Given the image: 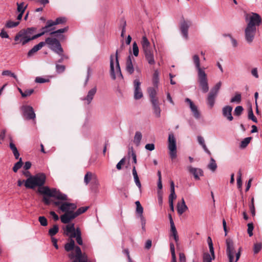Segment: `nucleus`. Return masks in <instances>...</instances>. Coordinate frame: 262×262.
<instances>
[{"label": "nucleus", "instance_id": "f257e3e1", "mask_svg": "<svg viewBox=\"0 0 262 262\" xmlns=\"http://www.w3.org/2000/svg\"><path fill=\"white\" fill-rule=\"evenodd\" d=\"M46 180V175L43 173H39L35 176H30L25 181V186L27 188L34 189L38 186V192L43 195L42 202L47 205L51 204L50 197L56 199L64 200L67 199V195L61 193L56 188H50L48 186H43Z\"/></svg>", "mask_w": 262, "mask_h": 262}, {"label": "nucleus", "instance_id": "f03ea898", "mask_svg": "<svg viewBox=\"0 0 262 262\" xmlns=\"http://www.w3.org/2000/svg\"><path fill=\"white\" fill-rule=\"evenodd\" d=\"M141 43L146 61L149 64L154 65L156 61L154 58V51L150 47L149 41L145 36L142 37Z\"/></svg>", "mask_w": 262, "mask_h": 262}, {"label": "nucleus", "instance_id": "7ed1b4c3", "mask_svg": "<svg viewBox=\"0 0 262 262\" xmlns=\"http://www.w3.org/2000/svg\"><path fill=\"white\" fill-rule=\"evenodd\" d=\"M57 200V201H53L52 202L53 205L58 207L62 212H64L63 214H68L69 215L70 212H73L77 208V206L74 203L63 202L68 200L67 196V199L64 200Z\"/></svg>", "mask_w": 262, "mask_h": 262}, {"label": "nucleus", "instance_id": "20e7f679", "mask_svg": "<svg viewBox=\"0 0 262 262\" xmlns=\"http://www.w3.org/2000/svg\"><path fill=\"white\" fill-rule=\"evenodd\" d=\"M44 42H46V44L49 46V48L55 53L59 56L63 55V50L57 38L51 37H47Z\"/></svg>", "mask_w": 262, "mask_h": 262}, {"label": "nucleus", "instance_id": "39448f33", "mask_svg": "<svg viewBox=\"0 0 262 262\" xmlns=\"http://www.w3.org/2000/svg\"><path fill=\"white\" fill-rule=\"evenodd\" d=\"M88 208V206L81 207L78 208L76 211H74L73 212H70L69 215L68 214H62L60 216L61 222L63 224H68L78 216L85 212Z\"/></svg>", "mask_w": 262, "mask_h": 262}, {"label": "nucleus", "instance_id": "423d86ee", "mask_svg": "<svg viewBox=\"0 0 262 262\" xmlns=\"http://www.w3.org/2000/svg\"><path fill=\"white\" fill-rule=\"evenodd\" d=\"M69 257L73 260V262H88V256L85 253H82L79 247L75 248V254L71 252L69 254Z\"/></svg>", "mask_w": 262, "mask_h": 262}, {"label": "nucleus", "instance_id": "0eeeda50", "mask_svg": "<svg viewBox=\"0 0 262 262\" xmlns=\"http://www.w3.org/2000/svg\"><path fill=\"white\" fill-rule=\"evenodd\" d=\"M69 257L73 260V262H88V256L85 253H82L79 247L75 248V254L71 252L69 254Z\"/></svg>", "mask_w": 262, "mask_h": 262}, {"label": "nucleus", "instance_id": "6e6552de", "mask_svg": "<svg viewBox=\"0 0 262 262\" xmlns=\"http://www.w3.org/2000/svg\"><path fill=\"white\" fill-rule=\"evenodd\" d=\"M198 77L200 88L203 93H207L209 90V86L207 74L205 71L200 70L199 73H198Z\"/></svg>", "mask_w": 262, "mask_h": 262}, {"label": "nucleus", "instance_id": "1a4fd4ad", "mask_svg": "<svg viewBox=\"0 0 262 262\" xmlns=\"http://www.w3.org/2000/svg\"><path fill=\"white\" fill-rule=\"evenodd\" d=\"M168 148L169 150V156L170 158L173 160L177 157V146L176 140L173 134H170L168 139Z\"/></svg>", "mask_w": 262, "mask_h": 262}, {"label": "nucleus", "instance_id": "9d476101", "mask_svg": "<svg viewBox=\"0 0 262 262\" xmlns=\"http://www.w3.org/2000/svg\"><path fill=\"white\" fill-rule=\"evenodd\" d=\"M34 30L32 28H28L26 30V32L24 33L22 31H20L15 36L14 40L16 41H18L20 39V41L22 42V45H24L30 40H32L31 38L28 37L27 36V34L31 33V31Z\"/></svg>", "mask_w": 262, "mask_h": 262}, {"label": "nucleus", "instance_id": "9b49d317", "mask_svg": "<svg viewBox=\"0 0 262 262\" xmlns=\"http://www.w3.org/2000/svg\"><path fill=\"white\" fill-rule=\"evenodd\" d=\"M245 38L248 43H251L254 39L256 33V27L247 26L245 31Z\"/></svg>", "mask_w": 262, "mask_h": 262}, {"label": "nucleus", "instance_id": "f8f14e48", "mask_svg": "<svg viewBox=\"0 0 262 262\" xmlns=\"http://www.w3.org/2000/svg\"><path fill=\"white\" fill-rule=\"evenodd\" d=\"M68 30L69 27H66L56 31H53L50 33V35L52 36V37H55L57 38L59 40H63L65 39V36L62 34L67 32Z\"/></svg>", "mask_w": 262, "mask_h": 262}, {"label": "nucleus", "instance_id": "ddd939ff", "mask_svg": "<svg viewBox=\"0 0 262 262\" xmlns=\"http://www.w3.org/2000/svg\"><path fill=\"white\" fill-rule=\"evenodd\" d=\"M261 21L260 16L257 13H252L251 15L249 17V22L248 26L251 27H256L259 26Z\"/></svg>", "mask_w": 262, "mask_h": 262}, {"label": "nucleus", "instance_id": "4468645a", "mask_svg": "<svg viewBox=\"0 0 262 262\" xmlns=\"http://www.w3.org/2000/svg\"><path fill=\"white\" fill-rule=\"evenodd\" d=\"M23 110L24 115L28 119H34L35 118V114L32 106L29 105L23 106Z\"/></svg>", "mask_w": 262, "mask_h": 262}, {"label": "nucleus", "instance_id": "2eb2a0df", "mask_svg": "<svg viewBox=\"0 0 262 262\" xmlns=\"http://www.w3.org/2000/svg\"><path fill=\"white\" fill-rule=\"evenodd\" d=\"M141 83L137 79L134 81V98L135 99H139L143 97V94L140 88Z\"/></svg>", "mask_w": 262, "mask_h": 262}, {"label": "nucleus", "instance_id": "dca6fc26", "mask_svg": "<svg viewBox=\"0 0 262 262\" xmlns=\"http://www.w3.org/2000/svg\"><path fill=\"white\" fill-rule=\"evenodd\" d=\"M187 169L190 173L193 176L194 178L196 180H200L199 176H203V171L200 168H194L191 166H188L187 167Z\"/></svg>", "mask_w": 262, "mask_h": 262}, {"label": "nucleus", "instance_id": "f3484780", "mask_svg": "<svg viewBox=\"0 0 262 262\" xmlns=\"http://www.w3.org/2000/svg\"><path fill=\"white\" fill-rule=\"evenodd\" d=\"M124 49H125V45H124L123 41H122L119 49H118L116 50V55H115L116 62V73L117 74H119L121 76H122V74H121V69H120L119 63L118 54L119 53H121Z\"/></svg>", "mask_w": 262, "mask_h": 262}, {"label": "nucleus", "instance_id": "a211bd4d", "mask_svg": "<svg viewBox=\"0 0 262 262\" xmlns=\"http://www.w3.org/2000/svg\"><path fill=\"white\" fill-rule=\"evenodd\" d=\"M97 87L95 86L89 90L87 95L85 97L81 98V100L85 101L87 104H90L97 92Z\"/></svg>", "mask_w": 262, "mask_h": 262}, {"label": "nucleus", "instance_id": "6ab92c4d", "mask_svg": "<svg viewBox=\"0 0 262 262\" xmlns=\"http://www.w3.org/2000/svg\"><path fill=\"white\" fill-rule=\"evenodd\" d=\"M227 246V254L228 257L234 256L235 253L234 244L230 238H227L226 241Z\"/></svg>", "mask_w": 262, "mask_h": 262}, {"label": "nucleus", "instance_id": "aec40b11", "mask_svg": "<svg viewBox=\"0 0 262 262\" xmlns=\"http://www.w3.org/2000/svg\"><path fill=\"white\" fill-rule=\"evenodd\" d=\"M185 101L189 103L190 108L192 113H193V116L196 119H199L200 118V113L198 110L197 106L194 105L193 102L189 98H186L185 99Z\"/></svg>", "mask_w": 262, "mask_h": 262}, {"label": "nucleus", "instance_id": "412c9836", "mask_svg": "<svg viewBox=\"0 0 262 262\" xmlns=\"http://www.w3.org/2000/svg\"><path fill=\"white\" fill-rule=\"evenodd\" d=\"M158 88L149 87L147 89V92L151 102L159 101L157 97Z\"/></svg>", "mask_w": 262, "mask_h": 262}, {"label": "nucleus", "instance_id": "4be33fe9", "mask_svg": "<svg viewBox=\"0 0 262 262\" xmlns=\"http://www.w3.org/2000/svg\"><path fill=\"white\" fill-rule=\"evenodd\" d=\"M232 109V107L230 105H226L224 106L222 109L223 116L230 121L233 120V119L231 114Z\"/></svg>", "mask_w": 262, "mask_h": 262}, {"label": "nucleus", "instance_id": "5701e85b", "mask_svg": "<svg viewBox=\"0 0 262 262\" xmlns=\"http://www.w3.org/2000/svg\"><path fill=\"white\" fill-rule=\"evenodd\" d=\"M190 24V23L189 21H186L185 20H184L183 22L181 23V31L182 34L185 37V39L188 38V31Z\"/></svg>", "mask_w": 262, "mask_h": 262}, {"label": "nucleus", "instance_id": "b1692460", "mask_svg": "<svg viewBox=\"0 0 262 262\" xmlns=\"http://www.w3.org/2000/svg\"><path fill=\"white\" fill-rule=\"evenodd\" d=\"M133 58L132 56L129 55L126 62V70L129 74H132L134 72V68L132 60Z\"/></svg>", "mask_w": 262, "mask_h": 262}, {"label": "nucleus", "instance_id": "393cba45", "mask_svg": "<svg viewBox=\"0 0 262 262\" xmlns=\"http://www.w3.org/2000/svg\"><path fill=\"white\" fill-rule=\"evenodd\" d=\"M170 194L169 195V203H173V200L177 198V195L175 193L174 190V184L172 181H170Z\"/></svg>", "mask_w": 262, "mask_h": 262}, {"label": "nucleus", "instance_id": "a878e982", "mask_svg": "<svg viewBox=\"0 0 262 262\" xmlns=\"http://www.w3.org/2000/svg\"><path fill=\"white\" fill-rule=\"evenodd\" d=\"M187 206L186 205L184 199H182V203H178L177 204V211L180 215H182L187 209Z\"/></svg>", "mask_w": 262, "mask_h": 262}, {"label": "nucleus", "instance_id": "bb28decb", "mask_svg": "<svg viewBox=\"0 0 262 262\" xmlns=\"http://www.w3.org/2000/svg\"><path fill=\"white\" fill-rule=\"evenodd\" d=\"M217 95L213 94L212 92H209L207 98L208 105L210 108H212L214 104L215 98Z\"/></svg>", "mask_w": 262, "mask_h": 262}, {"label": "nucleus", "instance_id": "cd10ccee", "mask_svg": "<svg viewBox=\"0 0 262 262\" xmlns=\"http://www.w3.org/2000/svg\"><path fill=\"white\" fill-rule=\"evenodd\" d=\"M53 27V26L51 24V20H48L47 21L46 25L42 28V32H45V34H46L47 33L53 31L55 29V28Z\"/></svg>", "mask_w": 262, "mask_h": 262}, {"label": "nucleus", "instance_id": "c85d7f7f", "mask_svg": "<svg viewBox=\"0 0 262 262\" xmlns=\"http://www.w3.org/2000/svg\"><path fill=\"white\" fill-rule=\"evenodd\" d=\"M152 108L154 109V114L158 118L160 117L161 110L159 106V102H151Z\"/></svg>", "mask_w": 262, "mask_h": 262}, {"label": "nucleus", "instance_id": "c756f323", "mask_svg": "<svg viewBox=\"0 0 262 262\" xmlns=\"http://www.w3.org/2000/svg\"><path fill=\"white\" fill-rule=\"evenodd\" d=\"M170 236L173 237L177 245H178L179 236L175 225L170 226Z\"/></svg>", "mask_w": 262, "mask_h": 262}, {"label": "nucleus", "instance_id": "7c9ffc66", "mask_svg": "<svg viewBox=\"0 0 262 262\" xmlns=\"http://www.w3.org/2000/svg\"><path fill=\"white\" fill-rule=\"evenodd\" d=\"M77 246H75L74 241L73 239H70L69 242L65 245L64 249L67 251L69 252L73 250L74 249L75 250V248ZM74 254H75V253Z\"/></svg>", "mask_w": 262, "mask_h": 262}, {"label": "nucleus", "instance_id": "2f4dec72", "mask_svg": "<svg viewBox=\"0 0 262 262\" xmlns=\"http://www.w3.org/2000/svg\"><path fill=\"white\" fill-rule=\"evenodd\" d=\"M96 176L90 172L88 171L86 173L84 178V182L86 185H88L89 183L92 181V180L96 177Z\"/></svg>", "mask_w": 262, "mask_h": 262}, {"label": "nucleus", "instance_id": "473e14b6", "mask_svg": "<svg viewBox=\"0 0 262 262\" xmlns=\"http://www.w3.org/2000/svg\"><path fill=\"white\" fill-rule=\"evenodd\" d=\"M9 147L12 150L15 158L16 159H18L19 157V153L15 145L13 143L12 141H11L10 142Z\"/></svg>", "mask_w": 262, "mask_h": 262}, {"label": "nucleus", "instance_id": "72a5a7b5", "mask_svg": "<svg viewBox=\"0 0 262 262\" xmlns=\"http://www.w3.org/2000/svg\"><path fill=\"white\" fill-rule=\"evenodd\" d=\"M132 171H133V175L134 176V178L135 180V182L136 185L138 187V188L140 189L141 187V184L140 181L139 180V178L138 174H137L136 167L135 166H133V167Z\"/></svg>", "mask_w": 262, "mask_h": 262}, {"label": "nucleus", "instance_id": "f704fd0d", "mask_svg": "<svg viewBox=\"0 0 262 262\" xmlns=\"http://www.w3.org/2000/svg\"><path fill=\"white\" fill-rule=\"evenodd\" d=\"M198 141L199 143L202 146L204 150L209 155H211L210 151L208 149L205 143V140L203 137L201 136H198Z\"/></svg>", "mask_w": 262, "mask_h": 262}, {"label": "nucleus", "instance_id": "c9c22d12", "mask_svg": "<svg viewBox=\"0 0 262 262\" xmlns=\"http://www.w3.org/2000/svg\"><path fill=\"white\" fill-rule=\"evenodd\" d=\"M159 73L158 70H155L154 71L153 76H152V84L155 88H158V83L159 81Z\"/></svg>", "mask_w": 262, "mask_h": 262}, {"label": "nucleus", "instance_id": "e433bc0d", "mask_svg": "<svg viewBox=\"0 0 262 262\" xmlns=\"http://www.w3.org/2000/svg\"><path fill=\"white\" fill-rule=\"evenodd\" d=\"M193 61L197 69L198 73H199L200 70H204V69L201 68L200 67V58L198 55H194L193 56Z\"/></svg>", "mask_w": 262, "mask_h": 262}, {"label": "nucleus", "instance_id": "4c0bfd02", "mask_svg": "<svg viewBox=\"0 0 262 262\" xmlns=\"http://www.w3.org/2000/svg\"><path fill=\"white\" fill-rule=\"evenodd\" d=\"M91 189L94 191L96 192L98 187L99 186V181L96 176L93 180L91 181Z\"/></svg>", "mask_w": 262, "mask_h": 262}, {"label": "nucleus", "instance_id": "58836bf2", "mask_svg": "<svg viewBox=\"0 0 262 262\" xmlns=\"http://www.w3.org/2000/svg\"><path fill=\"white\" fill-rule=\"evenodd\" d=\"M142 135L140 132H136L134 138V142L137 145L139 146L142 139Z\"/></svg>", "mask_w": 262, "mask_h": 262}, {"label": "nucleus", "instance_id": "ea45409f", "mask_svg": "<svg viewBox=\"0 0 262 262\" xmlns=\"http://www.w3.org/2000/svg\"><path fill=\"white\" fill-rule=\"evenodd\" d=\"M110 68H111V75L113 79H116V76L115 74L114 61H113V56L112 55L110 57Z\"/></svg>", "mask_w": 262, "mask_h": 262}, {"label": "nucleus", "instance_id": "a19ab883", "mask_svg": "<svg viewBox=\"0 0 262 262\" xmlns=\"http://www.w3.org/2000/svg\"><path fill=\"white\" fill-rule=\"evenodd\" d=\"M75 228L74 227V224L72 223L71 224H69L66 226V230L64 231V234L67 235H68L69 233L72 232H74Z\"/></svg>", "mask_w": 262, "mask_h": 262}, {"label": "nucleus", "instance_id": "79ce46f5", "mask_svg": "<svg viewBox=\"0 0 262 262\" xmlns=\"http://www.w3.org/2000/svg\"><path fill=\"white\" fill-rule=\"evenodd\" d=\"M66 21V19L64 17H58L55 21L51 20L52 26H55L58 24H63Z\"/></svg>", "mask_w": 262, "mask_h": 262}, {"label": "nucleus", "instance_id": "37998d69", "mask_svg": "<svg viewBox=\"0 0 262 262\" xmlns=\"http://www.w3.org/2000/svg\"><path fill=\"white\" fill-rule=\"evenodd\" d=\"M59 231V227L57 225H54L53 228H51L49 230V234L51 236H53L56 234Z\"/></svg>", "mask_w": 262, "mask_h": 262}, {"label": "nucleus", "instance_id": "c03bdc74", "mask_svg": "<svg viewBox=\"0 0 262 262\" xmlns=\"http://www.w3.org/2000/svg\"><path fill=\"white\" fill-rule=\"evenodd\" d=\"M18 159H19V161L14 164V165L12 168L13 171L14 172H16L18 171V170L19 169H20L23 166V163L22 161V159L20 158H19Z\"/></svg>", "mask_w": 262, "mask_h": 262}, {"label": "nucleus", "instance_id": "a18cd8bd", "mask_svg": "<svg viewBox=\"0 0 262 262\" xmlns=\"http://www.w3.org/2000/svg\"><path fill=\"white\" fill-rule=\"evenodd\" d=\"M170 250L172 256V260L171 262H177L176 260V255L175 253V250H174V245L173 243H170Z\"/></svg>", "mask_w": 262, "mask_h": 262}, {"label": "nucleus", "instance_id": "49530a36", "mask_svg": "<svg viewBox=\"0 0 262 262\" xmlns=\"http://www.w3.org/2000/svg\"><path fill=\"white\" fill-rule=\"evenodd\" d=\"M208 168L212 171H214L216 170L217 168V165L215 163V161L213 158H211L210 162L208 165Z\"/></svg>", "mask_w": 262, "mask_h": 262}, {"label": "nucleus", "instance_id": "de8ad7c7", "mask_svg": "<svg viewBox=\"0 0 262 262\" xmlns=\"http://www.w3.org/2000/svg\"><path fill=\"white\" fill-rule=\"evenodd\" d=\"M17 10L19 13H24L25 10L27 8V5L25 6V3L24 2H22L21 3H17Z\"/></svg>", "mask_w": 262, "mask_h": 262}, {"label": "nucleus", "instance_id": "09e8293b", "mask_svg": "<svg viewBox=\"0 0 262 262\" xmlns=\"http://www.w3.org/2000/svg\"><path fill=\"white\" fill-rule=\"evenodd\" d=\"M248 117L249 119L252 120L253 122L255 123L257 122V120L254 115L252 107H250L248 110Z\"/></svg>", "mask_w": 262, "mask_h": 262}, {"label": "nucleus", "instance_id": "8fccbe9b", "mask_svg": "<svg viewBox=\"0 0 262 262\" xmlns=\"http://www.w3.org/2000/svg\"><path fill=\"white\" fill-rule=\"evenodd\" d=\"M19 24V21H13L12 20H9L6 24L5 26L8 28H12L17 26Z\"/></svg>", "mask_w": 262, "mask_h": 262}, {"label": "nucleus", "instance_id": "3c124183", "mask_svg": "<svg viewBox=\"0 0 262 262\" xmlns=\"http://www.w3.org/2000/svg\"><path fill=\"white\" fill-rule=\"evenodd\" d=\"M222 85V82L219 81L217 82L215 86L211 90L210 92H212L213 94L217 95L218 92L221 88Z\"/></svg>", "mask_w": 262, "mask_h": 262}, {"label": "nucleus", "instance_id": "603ef678", "mask_svg": "<svg viewBox=\"0 0 262 262\" xmlns=\"http://www.w3.org/2000/svg\"><path fill=\"white\" fill-rule=\"evenodd\" d=\"M135 204L136 205V212L139 214V215L143 214V208L141 206L140 202L137 201L135 202Z\"/></svg>", "mask_w": 262, "mask_h": 262}, {"label": "nucleus", "instance_id": "864d4df0", "mask_svg": "<svg viewBox=\"0 0 262 262\" xmlns=\"http://www.w3.org/2000/svg\"><path fill=\"white\" fill-rule=\"evenodd\" d=\"M241 101V95L240 93H236L234 97L232 98L230 100V102H236L237 103H239Z\"/></svg>", "mask_w": 262, "mask_h": 262}, {"label": "nucleus", "instance_id": "5fc2aeb1", "mask_svg": "<svg viewBox=\"0 0 262 262\" xmlns=\"http://www.w3.org/2000/svg\"><path fill=\"white\" fill-rule=\"evenodd\" d=\"M252 139V137H247L245 138L241 143V147L242 148H245L248 144L250 143V141Z\"/></svg>", "mask_w": 262, "mask_h": 262}, {"label": "nucleus", "instance_id": "6e6d98bb", "mask_svg": "<svg viewBox=\"0 0 262 262\" xmlns=\"http://www.w3.org/2000/svg\"><path fill=\"white\" fill-rule=\"evenodd\" d=\"M262 248V244L261 243H256L254 245L253 251L255 254L258 253Z\"/></svg>", "mask_w": 262, "mask_h": 262}, {"label": "nucleus", "instance_id": "4d7b16f0", "mask_svg": "<svg viewBox=\"0 0 262 262\" xmlns=\"http://www.w3.org/2000/svg\"><path fill=\"white\" fill-rule=\"evenodd\" d=\"M133 53L136 57L139 55V48L136 42H134L133 43Z\"/></svg>", "mask_w": 262, "mask_h": 262}, {"label": "nucleus", "instance_id": "13d9d810", "mask_svg": "<svg viewBox=\"0 0 262 262\" xmlns=\"http://www.w3.org/2000/svg\"><path fill=\"white\" fill-rule=\"evenodd\" d=\"M120 26L122 27V31L121 34V36L122 37H124L125 33V27H126V21L124 19H122L121 20Z\"/></svg>", "mask_w": 262, "mask_h": 262}, {"label": "nucleus", "instance_id": "bf43d9fd", "mask_svg": "<svg viewBox=\"0 0 262 262\" xmlns=\"http://www.w3.org/2000/svg\"><path fill=\"white\" fill-rule=\"evenodd\" d=\"M38 221L40 225L42 226H46L48 225L47 219L43 216H40L38 218Z\"/></svg>", "mask_w": 262, "mask_h": 262}, {"label": "nucleus", "instance_id": "052dcab7", "mask_svg": "<svg viewBox=\"0 0 262 262\" xmlns=\"http://www.w3.org/2000/svg\"><path fill=\"white\" fill-rule=\"evenodd\" d=\"M2 75L3 76H10L15 78L16 80H17V79L16 75L14 73H12L9 70L4 71L2 72Z\"/></svg>", "mask_w": 262, "mask_h": 262}, {"label": "nucleus", "instance_id": "680f3d73", "mask_svg": "<svg viewBox=\"0 0 262 262\" xmlns=\"http://www.w3.org/2000/svg\"><path fill=\"white\" fill-rule=\"evenodd\" d=\"M244 109L242 106H237L234 110V115L237 116H240L243 111Z\"/></svg>", "mask_w": 262, "mask_h": 262}, {"label": "nucleus", "instance_id": "e2e57ef3", "mask_svg": "<svg viewBox=\"0 0 262 262\" xmlns=\"http://www.w3.org/2000/svg\"><path fill=\"white\" fill-rule=\"evenodd\" d=\"M46 45V42L43 41L40 42L38 44L35 45L33 47V49L35 51V52H37L39 50H40L45 45Z\"/></svg>", "mask_w": 262, "mask_h": 262}, {"label": "nucleus", "instance_id": "0e129e2a", "mask_svg": "<svg viewBox=\"0 0 262 262\" xmlns=\"http://www.w3.org/2000/svg\"><path fill=\"white\" fill-rule=\"evenodd\" d=\"M56 69L57 73H61L65 71L66 67L63 65L56 64Z\"/></svg>", "mask_w": 262, "mask_h": 262}, {"label": "nucleus", "instance_id": "69168bd1", "mask_svg": "<svg viewBox=\"0 0 262 262\" xmlns=\"http://www.w3.org/2000/svg\"><path fill=\"white\" fill-rule=\"evenodd\" d=\"M247 226H248V230H247L248 233L250 236H251L253 235V230L254 228L253 224L252 223H248Z\"/></svg>", "mask_w": 262, "mask_h": 262}, {"label": "nucleus", "instance_id": "338daca9", "mask_svg": "<svg viewBox=\"0 0 262 262\" xmlns=\"http://www.w3.org/2000/svg\"><path fill=\"white\" fill-rule=\"evenodd\" d=\"M212 259L211 255L209 253H206L204 254L203 262H211Z\"/></svg>", "mask_w": 262, "mask_h": 262}, {"label": "nucleus", "instance_id": "774afa93", "mask_svg": "<svg viewBox=\"0 0 262 262\" xmlns=\"http://www.w3.org/2000/svg\"><path fill=\"white\" fill-rule=\"evenodd\" d=\"M34 92L33 89L26 90L24 92V93L22 94L23 97H26L30 96Z\"/></svg>", "mask_w": 262, "mask_h": 262}]
</instances>
